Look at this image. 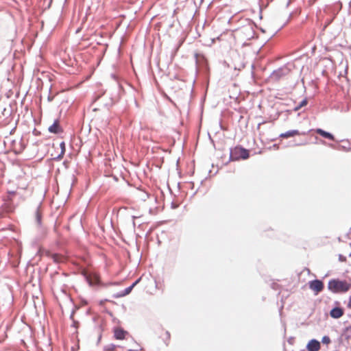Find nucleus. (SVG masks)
<instances>
[{"label":"nucleus","mask_w":351,"mask_h":351,"mask_svg":"<svg viewBox=\"0 0 351 351\" xmlns=\"http://www.w3.org/2000/svg\"><path fill=\"white\" fill-rule=\"evenodd\" d=\"M315 132L325 138L332 140V141L335 140V137L332 134H331L330 132H328L327 131H325L321 128L317 129L315 130Z\"/></svg>","instance_id":"13"},{"label":"nucleus","mask_w":351,"mask_h":351,"mask_svg":"<svg viewBox=\"0 0 351 351\" xmlns=\"http://www.w3.org/2000/svg\"><path fill=\"white\" fill-rule=\"evenodd\" d=\"M308 104V99L307 98H304V99H302L300 103L299 104H298L297 106H295L293 108V110L294 111H298L299 110L300 108H302V107L306 106Z\"/></svg>","instance_id":"15"},{"label":"nucleus","mask_w":351,"mask_h":351,"mask_svg":"<svg viewBox=\"0 0 351 351\" xmlns=\"http://www.w3.org/2000/svg\"><path fill=\"white\" fill-rule=\"evenodd\" d=\"M29 184L26 181L21 180L19 184L17 189L18 190H28Z\"/></svg>","instance_id":"16"},{"label":"nucleus","mask_w":351,"mask_h":351,"mask_svg":"<svg viewBox=\"0 0 351 351\" xmlns=\"http://www.w3.org/2000/svg\"><path fill=\"white\" fill-rule=\"evenodd\" d=\"M347 308H351V295L349 296L348 302L347 304Z\"/></svg>","instance_id":"25"},{"label":"nucleus","mask_w":351,"mask_h":351,"mask_svg":"<svg viewBox=\"0 0 351 351\" xmlns=\"http://www.w3.org/2000/svg\"><path fill=\"white\" fill-rule=\"evenodd\" d=\"M60 147L61 148V151L63 152H65V151H66V146H65V143H64V141L60 143Z\"/></svg>","instance_id":"23"},{"label":"nucleus","mask_w":351,"mask_h":351,"mask_svg":"<svg viewBox=\"0 0 351 351\" xmlns=\"http://www.w3.org/2000/svg\"><path fill=\"white\" fill-rule=\"evenodd\" d=\"M48 130L50 133L55 134H58L63 132L62 128L60 125L58 119L54 121L53 124L49 127Z\"/></svg>","instance_id":"11"},{"label":"nucleus","mask_w":351,"mask_h":351,"mask_svg":"<svg viewBox=\"0 0 351 351\" xmlns=\"http://www.w3.org/2000/svg\"><path fill=\"white\" fill-rule=\"evenodd\" d=\"M95 330L96 332L98 334L97 343H99V341H101V339L102 337L103 329H102L101 326H99L95 327Z\"/></svg>","instance_id":"17"},{"label":"nucleus","mask_w":351,"mask_h":351,"mask_svg":"<svg viewBox=\"0 0 351 351\" xmlns=\"http://www.w3.org/2000/svg\"><path fill=\"white\" fill-rule=\"evenodd\" d=\"M351 289V283L346 280L332 278L328 282V289L335 294H342Z\"/></svg>","instance_id":"1"},{"label":"nucleus","mask_w":351,"mask_h":351,"mask_svg":"<svg viewBox=\"0 0 351 351\" xmlns=\"http://www.w3.org/2000/svg\"><path fill=\"white\" fill-rule=\"evenodd\" d=\"M291 71V69L288 65H284L276 70H274L270 75L271 80L278 81L282 77L287 75Z\"/></svg>","instance_id":"5"},{"label":"nucleus","mask_w":351,"mask_h":351,"mask_svg":"<svg viewBox=\"0 0 351 351\" xmlns=\"http://www.w3.org/2000/svg\"><path fill=\"white\" fill-rule=\"evenodd\" d=\"M12 114V110L10 108H3V111H2V114L6 118V119H8L10 115Z\"/></svg>","instance_id":"18"},{"label":"nucleus","mask_w":351,"mask_h":351,"mask_svg":"<svg viewBox=\"0 0 351 351\" xmlns=\"http://www.w3.org/2000/svg\"><path fill=\"white\" fill-rule=\"evenodd\" d=\"M132 218H133V225H134V226H135L136 224H135V222H134V219L136 218V217L133 216Z\"/></svg>","instance_id":"31"},{"label":"nucleus","mask_w":351,"mask_h":351,"mask_svg":"<svg viewBox=\"0 0 351 351\" xmlns=\"http://www.w3.org/2000/svg\"><path fill=\"white\" fill-rule=\"evenodd\" d=\"M335 306L330 311L329 315L333 319H339L344 314V309L340 306L339 301L334 302Z\"/></svg>","instance_id":"7"},{"label":"nucleus","mask_w":351,"mask_h":351,"mask_svg":"<svg viewBox=\"0 0 351 351\" xmlns=\"http://www.w3.org/2000/svg\"><path fill=\"white\" fill-rule=\"evenodd\" d=\"M305 134H306V132H300L298 130H291L287 131L284 133H281L279 135V137L282 138H287L289 137L294 136L295 135H305Z\"/></svg>","instance_id":"12"},{"label":"nucleus","mask_w":351,"mask_h":351,"mask_svg":"<svg viewBox=\"0 0 351 351\" xmlns=\"http://www.w3.org/2000/svg\"><path fill=\"white\" fill-rule=\"evenodd\" d=\"M250 156L248 149L243 147L236 146L230 149V160L235 161L240 159L245 160Z\"/></svg>","instance_id":"4"},{"label":"nucleus","mask_w":351,"mask_h":351,"mask_svg":"<svg viewBox=\"0 0 351 351\" xmlns=\"http://www.w3.org/2000/svg\"><path fill=\"white\" fill-rule=\"evenodd\" d=\"M28 192H29L28 195H29H29H32V193H33V189H32L28 190Z\"/></svg>","instance_id":"30"},{"label":"nucleus","mask_w":351,"mask_h":351,"mask_svg":"<svg viewBox=\"0 0 351 351\" xmlns=\"http://www.w3.org/2000/svg\"><path fill=\"white\" fill-rule=\"evenodd\" d=\"M11 149L15 155L21 154L26 147V144L22 138L18 140H12L10 143Z\"/></svg>","instance_id":"6"},{"label":"nucleus","mask_w":351,"mask_h":351,"mask_svg":"<svg viewBox=\"0 0 351 351\" xmlns=\"http://www.w3.org/2000/svg\"><path fill=\"white\" fill-rule=\"evenodd\" d=\"M166 335H167V342L165 341V343H166V345H168L169 341V339H170V333H169V332L167 331L166 332Z\"/></svg>","instance_id":"26"},{"label":"nucleus","mask_w":351,"mask_h":351,"mask_svg":"<svg viewBox=\"0 0 351 351\" xmlns=\"http://www.w3.org/2000/svg\"><path fill=\"white\" fill-rule=\"evenodd\" d=\"M132 291V287L130 286H129L128 287L125 288L124 290L119 292L116 295L114 296V298H117L124 297V296L128 295L129 293H130Z\"/></svg>","instance_id":"14"},{"label":"nucleus","mask_w":351,"mask_h":351,"mask_svg":"<svg viewBox=\"0 0 351 351\" xmlns=\"http://www.w3.org/2000/svg\"><path fill=\"white\" fill-rule=\"evenodd\" d=\"M346 330L351 332V325L346 328Z\"/></svg>","instance_id":"29"},{"label":"nucleus","mask_w":351,"mask_h":351,"mask_svg":"<svg viewBox=\"0 0 351 351\" xmlns=\"http://www.w3.org/2000/svg\"><path fill=\"white\" fill-rule=\"evenodd\" d=\"M80 323L79 322L76 320L73 321V324H71V327H73L74 328L77 329L79 327Z\"/></svg>","instance_id":"22"},{"label":"nucleus","mask_w":351,"mask_h":351,"mask_svg":"<svg viewBox=\"0 0 351 351\" xmlns=\"http://www.w3.org/2000/svg\"><path fill=\"white\" fill-rule=\"evenodd\" d=\"M41 206L42 203L40 202L34 213L35 222L38 232L37 237L38 239H41L47 235V228L43 226L42 223L43 216L40 210Z\"/></svg>","instance_id":"3"},{"label":"nucleus","mask_w":351,"mask_h":351,"mask_svg":"<svg viewBox=\"0 0 351 351\" xmlns=\"http://www.w3.org/2000/svg\"><path fill=\"white\" fill-rule=\"evenodd\" d=\"M114 337L118 340H123L126 338L129 333L127 330L121 327H114L113 328Z\"/></svg>","instance_id":"9"},{"label":"nucleus","mask_w":351,"mask_h":351,"mask_svg":"<svg viewBox=\"0 0 351 351\" xmlns=\"http://www.w3.org/2000/svg\"><path fill=\"white\" fill-rule=\"evenodd\" d=\"M16 197L21 199L22 201L25 199V197H23V195L16 191H8L3 197L4 206L8 212H12L19 204V202L16 201Z\"/></svg>","instance_id":"2"},{"label":"nucleus","mask_w":351,"mask_h":351,"mask_svg":"<svg viewBox=\"0 0 351 351\" xmlns=\"http://www.w3.org/2000/svg\"><path fill=\"white\" fill-rule=\"evenodd\" d=\"M306 348L308 351H319L321 348L320 342L315 339H312L307 343Z\"/></svg>","instance_id":"10"},{"label":"nucleus","mask_w":351,"mask_h":351,"mask_svg":"<svg viewBox=\"0 0 351 351\" xmlns=\"http://www.w3.org/2000/svg\"><path fill=\"white\" fill-rule=\"evenodd\" d=\"M141 280V278H138L137 280H136L131 285L130 287H132V289H133L134 287L139 283V282Z\"/></svg>","instance_id":"21"},{"label":"nucleus","mask_w":351,"mask_h":351,"mask_svg":"<svg viewBox=\"0 0 351 351\" xmlns=\"http://www.w3.org/2000/svg\"><path fill=\"white\" fill-rule=\"evenodd\" d=\"M300 351H305V350H300Z\"/></svg>","instance_id":"32"},{"label":"nucleus","mask_w":351,"mask_h":351,"mask_svg":"<svg viewBox=\"0 0 351 351\" xmlns=\"http://www.w3.org/2000/svg\"><path fill=\"white\" fill-rule=\"evenodd\" d=\"M309 288L315 292V294L321 292L324 287V282L321 280L315 279L309 281Z\"/></svg>","instance_id":"8"},{"label":"nucleus","mask_w":351,"mask_h":351,"mask_svg":"<svg viewBox=\"0 0 351 351\" xmlns=\"http://www.w3.org/2000/svg\"><path fill=\"white\" fill-rule=\"evenodd\" d=\"M321 342L323 344L328 345L331 343V339L328 336L325 335L322 338Z\"/></svg>","instance_id":"19"},{"label":"nucleus","mask_w":351,"mask_h":351,"mask_svg":"<svg viewBox=\"0 0 351 351\" xmlns=\"http://www.w3.org/2000/svg\"><path fill=\"white\" fill-rule=\"evenodd\" d=\"M339 261L340 262H345V261H346V256H343V255H342V254H339Z\"/></svg>","instance_id":"24"},{"label":"nucleus","mask_w":351,"mask_h":351,"mask_svg":"<svg viewBox=\"0 0 351 351\" xmlns=\"http://www.w3.org/2000/svg\"><path fill=\"white\" fill-rule=\"evenodd\" d=\"M64 153H65V152H62V151H61V152H60V154L57 156V158H57L58 160L61 159V158L63 157V156H64Z\"/></svg>","instance_id":"27"},{"label":"nucleus","mask_w":351,"mask_h":351,"mask_svg":"<svg viewBox=\"0 0 351 351\" xmlns=\"http://www.w3.org/2000/svg\"><path fill=\"white\" fill-rule=\"evenodd\" d=\"M116 348V346L113 343H110L104 347V351H114Z\"/></svg>","instance_id":"20"},{"label":"nucleus","mask_w":351,"mask_h":351,"mask_svg":"<svg viewBox=\"0 0 351 351\" xmlns=\"http://www.w3.org/2000/svg\"><path fill=\"white\" fill-rule=\"evenodd\" d=\"M73 314H74V312H72V313L70 315V319H72V321L75 320L73 318Z\"/></svg>","instance_id":"28"}]
</instances>
